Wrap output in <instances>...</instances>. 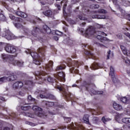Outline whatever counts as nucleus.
<instances>
[{"instance_id":"obj_27","label":"nucleus","mask_w":130,"mask_h":130,"mask_svg":"<svg viewBox=\"0 0 130 130\" xmlns=\"http://www.w3.org/2000/svg\"><path fill=\"white\" fill-rule=\"evenodd\" d=\"M120 47L123 53L124 54H127V50H126V48L124 47V46L120 45Z\"/></svg>"},{"instance_id":"obj_48","label":"nucleus","mask_w":130,"mask_h":130,"mask_svg":"<svg viewBox=\"0 0 130 130\" xmlns=\"http://www.w3.org/2000/svg\"><path fill=\"white\" fill-rule=\"evenodd\" d=\"M97 45H99V46H100V47H105L104 45L103 44H101L100 43H96Z\"/></svg>"},{"instance_id":"obj_5","label":"nucleus","mask_w":130,"mask_h":130,"mask_svg":"<svg viewBox=\"0 0 130 130\" xmlns=\"http://www.w3.org/2000/svg\"><path fill=\"white\" fill-rule=\"evenodd\" d=\"M83 85L85 86L86 89L87 91H89L92 94L94 95H99L100 94H103V91H99L97 90H94L93 88H95L96 86L94 83H92L91 82H87L86 81H84L83 83Z\"/></svg>"},{"instance_id":"obj_11","label":"nucleus","mask_w":130,"mask_h":130,"mask_svg":"<svg viewBox=\"0 0 130 130\" xmlns=\"http://www.w3.org/2000/svg\"><path fill=\"white\" fill-rule=\"evenodd\" d=\"M56 89H58V90H59V91H60V92H61V93L63 94V95H65L67 97L68 94L67 93V89H66V88H64V85H62L61 86H56Z\"/></svg>"},{"instance_id":"obj_31","label":"nucleus","mask_w":130,"mask_h":130,"mask_svg":"<svg viewBox=\"0 0 130 130\" xmlns=\"http://www.w3.org/2000/svg\"><path fill=\"white\" fill-rule=\"evenodd\" d=\"M102 120L104 123H105L106 122H107V121H110V120H111L110 118H105L104 116L102 117Z\"/></svg>"},{"instance_id":"obj_28","label":"nucleus","mask_w":130,"mask_h":130,"mask_svg":"<svg viewBox=\"0 0 130 130\" xmlns=\"http://www.w3.org/2000/svg\"><path fill=\"white\" fill-rule=\"evenodd\" d=\"M122 121L124 123H130V118H123Z\"/></svg>"},{"instance_id":"obj_43","label":"nucleus","mask_w":130,"mask_h":130,"mask_svg":"<svg viewBox=\"0 0 130 130\" xmlns=\"http://www.w3.org/2000/svg\"><path fill=\"white\" fill-rule=\"evenodd\" d=\"M40 97L42 99H47V98L45 95H43L42 94L40 95Z\"/></svg>"},{"instance_id":"obj_62","label":"nucleus","mask_w":130,"mask_h":130,"mask_svg":"<svg viewBox=\"0 0 130 130\" xmlns=\"http://www.w3.org/2000/svg\"><path fill=\"white\" fill-rule=\"evenodd\" d=\"M27 123H28V124H30V125H32V123L31 122H27Z\"/></svg>"},{"instance_id":"obj_33","label":"nucleus","mask_w":130,"mask_h":130,"mask_svg":"<svg viewBox=\"0 0 130 130\" xmlns=\"http://www.w3.org/2000/svg\"><path fill=\"white\" fill-rule=\"evenodd\" d=\"M120 101L122 102V103H126L127 102V98L124 96L120 98Z\"/></svg>"},{"instance_id":"obj_15","label":"nucleus","mask_w":130,"mask_h":130,"mask_svg":"<svg viewBox=\"0 0 130 130\" xmlns=\"http://www.w3.org/2000/svg\"><path fill=\"white\" fill-rule=\"evenodd\" d=\"M39 31H40L39 28L36 27L31 31V34L33 36H35V37H37V35H38Z\"/></svg>"},{"instance_id":"obj_53","label":"nucleus","mask_w":130,"mask_h":130,"mask_svg":"<svg viewBox=\"0 0 130 130\" xmlns=\"http://www.w3.org/2000/svg\"><path fill=\"white\" fill-rule=\"evenodd\" d=\"M84 25H86V22H82L81 24H80V26H81V27L84 26Z\"/></svg>"},{"instance_id":"obj_55","label":"nucleus","mask_w":130,"mask_h":130,"mask_svg":"<svg viewBox=\"0 0 130 130\" xmlns=\"http://www.w3.org/2000/svg\"><path fill=\"white\" fill-rule=\"evenodd\" d=\"M56 7H57V8H58V10H60V6L58 5H56Z\"/></svg>"},{"instance_id":"obj_51","label":"nucleus","mask_w":130,"mask_h":130,"mask_svg":"<svg viewBox=\"0 0 130 130\" xmlns=\"http://www.w3.org/2000/svg\"><path fill=\"white\" fill-rule=\"evenodd\" d=\"M53 39H54V40L57 41V40H58V38L57 37H54Z\"/></svg>"},{"instance_id":"obj_60","label":"nucleus","mask_w":130,"mask_h":130,"mask_svg":"<svg viewBox=\"0 0 130 130\" xmlns=\"http://www.w3.org/2000/svg\"><path fill=\"white\" fill-rule=\"evenodd\" d=\"M12 116H13V117H15V114H12V115H10V118L12 117Z\"/></svg>"},{"instance_id":"obj_24","label":"nucleus","mask_w":130,"mask_h":130,"mask_svg":"<svg viewBox=\"0 0 130 130\" xmlns=\"http://www.w3.org/2000/svg\"><path fill=\"white\" fill-rule=\"evenodd\" d=\"M43 15L47 17H51L52 15V12L51 10H47L45 12H43Z\"/></svg>"},{"instance_id":"obj_32","label":"nucleus","mask_w":130,"mask_h":130,"mask_svg":"<svg viewBox=\"0 0 130 130\" xmlns=\"http://www.w3.org/2000/svg\"><path fill=\"white\" fill-rule=\"evenodd\" d=\"M8 81V78L7 77H4L0 78V84H2V83H4L6 81Z\"/></svg>"},{"instance_id":"obj_63","label":"nucleus","mask_w":130,"mask_h":130,"mask_svg":"<svg viewBox=\"0 0 130 130\" xmlns=\"http://www.w3.org/2000/svg\"><path fill=\"white\" fill-rule=\"evenodd\" d=\"M41 4H42L43 6H45V4L43 2H41Z\"/></svg>"},{"instance_id":"obj_19","label":"nucleus","mask_w":130,"mask_h":130,"mask_svg":"<svg viewBox=\"0 0 130 130\" xmlns=\"http://www.w3.org/2000/svg\"><path fill=\"white\" fill-rule=\"evenodd\" d=\"M16 14L17 16H19V17H21V18H27V14H26L23 12L17 11L16 13Z\"/></svg>"},{"instance_id":"obj_16","label":"nucleus","mask_w":130,"mask_h":130,"mask_svg":"<svg viewBox=\"0 0 130 130\" xmlns=\"http://www.w3.org/2000/svg\"><path fill=\"white\" fill-rule=\"evenodd\" d=\"M110 73H109V75L110 76H111L112 77V81H113L115 79V75H114V73H115V71H114V69L113 68V67H112V66H111L110 68Z\"/></svg>"},{"instance_id":"obj_64","label":"nucleus","mask_w":130,"mask_h":130,"mask_svg":"<svg viewBox=\"0 0 130 130\" xmlns=\"http://www.w3.org/2000/svg\"><path fill=\"white\" fill-rule=\"evenodd\" d=\"M107 59H109V55H107Z\"/></svg>"},{"instance_id":"obj_20","label":"nucleus","mask_w":130,"mask_h":130,"mask_svg":"<svg viewBox=\"0 0 130 130\" xmlns=\"http://www.w3.org/2000/svg\"><path fill=\"white\" fill-rule=\"evenodd\" d=\"M92 19H106V17L104 15H95L92 16Z\"/></svg>"},{"instance_id":"obj_61","label":"nucleus","mask_w":130,"mask_h":130,"mask_svg":"<svg viewBox=\"0 0 130 130\" xmlns=\"http://www.w3.org/2000/svg\"><path fill=\"white\" fill-rule=\"evenodd\" d=\"M74 73H76L77 74H78V73H79V70H75L74 71Z\"/></svg>"},{"instance_id":"obj_38","label":"nucleus","mask_w":130,"mask_h":130,"mask_svg":"<svg viewBox=\"0 0 130 130\" xmlns=\"http://www.w3.org/2000/svg\"><path fill=\"white\" fill-rule=\"evenodd\" d=\"M14 26L16 27V28H20V27H22V25L19 23H14Z\"/></svg>"},{"instance_id":"obj_10","label":"nucleus","mask_w":130,"mask_h":130,"mask_svg":"<svg viewBox=\"0 0 130 130\" xmlns=\"http://www.w3.org/2000/svg\"><path fill=\"white\" fill-rule=\"evenodd\" d=\"M23 87V82L22 81H17L13 85L14 89H21Z\"/></svg>"},{"instance_id":"obj_35","label":"nucleus","mask_w":130,"mask_h":130,"mask_svg":"<svg viewBox=\"0 0 130 130\" xmlns=\"http://www.w3.org/2000/svg\"><path fill=\"white\" fill-rule=\"evenodd\" d=\"M27 99L29 101H32L33 102L36 103V102L35 101V99L32 98L31 95H28Z\"/></svg>"},{"instance_id":"obj_46","label":"nucleus","mask_w":130,"mask_h":130,"mask_svg":"<svg viewBox=\"0 0 130 130\" xmlns=\"http://www.w3.org/2000/svg\"><path fill=\"white\" fill-rule=\"evenodd\" d=\"M84 31H85V29H84V28H80L79 29V32H80V33H81L82 34H83V33H84Z\"/></svg>"},{"instance_id":"obj_30","label":"nucleus","mask_w":130,"mask_h":130,"mask_svg":"<svg viewBox=\"0 0 130 130\" xmlns=\"http://www.w3.org/2000/svg\"><path fill=\"white\" fill-rule=\"evenodd\" d=\"M31 108V106H22L21 107L22 110L27 111L29 110Z\"/></svg>"},{"instance_id":"obj_12","label":"nucleus","mask_w":130,"mask_h":130,"mask_svg":"<svg viewBox=\"0 0 130 130\" xmlns=\"http://www.w3.org/2000/svg\"><path fill=\"white\" fill-rule=\"evenodd\" d=\"M53 66V62L50 61L49 64H47L45 67V69L47 72H51L52 71V66Z\"/></svg>"},{"instance_id":"obj_37","label":"nucleus","mask_w":130,"mask_h":130,"mask_svg":"<svg viewBox=\"0 0 130 130\" xmlns=\"http://www.w3.org/2000/svg\"><path fill=\"white\" fill-rule=\"evenodd\" d=\"M64 120L68 123V122H70V121H71V118L64 117Z\"/></svg>"},{"instance_id":"obj_18","label":"nucleus","mask_w":130,"mask_h":130,"mask_svg":"<svg viewBox=\"0 0 130 130\" xmlns=\"http://www.w3.org/2000/svg\"><path fill=\"white\" fill-rule=\"evenodd\" d=\"M84 53L86 54V55L88 56L89 58H92V59H94L95 58L94 54L89 51H85Z\"/></svg>"},{"instance_id":"obj_29","label":"nucleus","mask_w":130,"mask_h":130,"mask_svg":"<svg viewBox=\"0 0 130 130\" xmlns=\"http://www.w3.org/2000/svg\"><path fill=\"white\" fill-rule=\"evenodd\" d=\"M78 19L83 21L86 20V17H85V14H81L78 16Z\"/></svg>"},{"instance_id":"obj_56","label":"nucleus","mask_w":130,"mask_h":130,"mask_svg":"<svg viewBox=\"0 0 130 130\" xmlns=\"http://www.w3.org/2000/svg\"><path fill=\"white\" fill-rule=\"evenodd\" d=\"M3 17H4V15L0 13V20H2V18H3Z\"/></svg>"},{"instance_id":"obj_47","label":"nucleus","mask_w":130,"mask_h":130,"mask_svg":"<svg viewBox=\"0 0 130 130\" xmlns=\"http://www.w3.org/2000/svg\"><path fill=\"white\" fill-rule=\"evenodd\" d=\"M4 44V43L1 42L0 43V51H1L2 49H3V45Z\"/></svg>"},{"instance_id":"obj_23","label":"nucleus","mask_w":130,"mask_h":130,"mask_svg":"<svg viewBox=\"0 0 130 130\" xmlns=\"http://www.w3.org/2000/svg\"><path fill=\"white\" fill-rule=\"evenodd\" d=\"M90 68L91 69V70H93L94 71L95 70H98V69L99 68V64H98V63L94 62L90 67Z\"/></svg>"},{"instance_id":"obj_17","label":"nucleus","mask_w":130,"mask_h":130,"mask_svg":"<svg viewBox=\"0 0 130 130\" xmlns=\"http://www.w3.org/2000/svg\"><path fill=\"white\" fill-rule=\"evenodd\" d=\"M89 116L88 114H85L83 116V120L85 122V123H87V124H90V121H89Z\"/></svg>"},{"instance_id":"obj_39","label":"nucleus","mask_w":130,"mask_h":130,"mask_svg":"<svg viewBox=\"0 0 130 130\" xmlns=\"http://www.w3.org/2000/svg\"><path fill=\"white\" fill-rule=\"evenodd\" d=\"M58 128H59V129H66V128H67V126H58Z\"/></svg>"},{"instance_id":"obj_2","label":"nucleus","mask_w":130,"mask_h":130,"mask_svg":"<svg viewBox=\"0 0 130 130\" xmlns=\"http://www.w3.org/2000/svg\"><path fill=\"white\" fill-rule=\"evenodd\" d=\"M85 34H86V37H88L89 35H94L96 37L97 39L100 40L102 42L103 41H107V38L104 36H107L106 34L104 33L103 31H98L95 32L94 28L92 26H90L87 30H85Z\"/></svg>"},{"instance_id":"obj_13","label":"nucleus","mask_w":130,"mask_h":130,"mask_svg":"<svg viewBox=\"0 0 130 130\" xmlns=\"http://www.w3.org/2000/svg\"><path fill=\"white\" fill-rule=\"evenodd\" d=\"M113 108H114V109L117 111H120V110H122V106L116 103H113Z\"/></svg>"},{"instance_id":"obj_4","label":"nucleus","mask_w":130,"mask_h":130,"mask_svg":"<svg viewBox=\"0 0 130 130\" xmlns=\"http://www.w3.org/2000/svg\"><path fill=\"white\" fill-rule=\"evenodd\" d=\"M1 57L3 58L4 61H7L9 59L11 63H12L14 66H18V67H22L23 66V62L15 60L14 57L13 55L2 54Z\"/></svg>"},{"instance_id":"obj_7","label":"nucleus","mask_w":130,"mask_h":130,"mask_svg":"<svg viewBox=\"0 0 130 130\" xmlns=\"http://www.w3.org/2000/svg\"><path fill=\"white\" fill-rule=\"evenodd\" d=\"M36 75L37 76H36V79L37 81H42V78H41V76L42 77H44V76H46V75H47V73H46L44 71H37L36 73Z\"/></svg>"},{"instance_id":"obj_21","label":"nucleus","mask_w":130,"mask_h":130,"mask_svg":"<svg viewBox=\"0 0 130 130\" xmlns=\"http://www.w3.org/2000/svg\"><path fill=\"white\" fill-rule=\"evenodd\" d=\"M43 104H45L47 107H52V106L54 105V103L48 101H44Z\"/></svg>"},{"instance_id":"obj_6","label":"nucleus","mask_w":130,"mask_h":130,"mask_svg":"<svg viewBox=\"0 0 130 130\" xmlns=\"http://www.w3.org/2000/svg\"><path fill=\"white\" fill-rule=\"evenodd\" d=\"M7 76H8L7 81L13 82V81H16V80H17V75H15L14 73L8 71L7 72Z\"/></svg>"},{"instance_id":"obj_58","label":"nucleus","mask_w":130,"mask_h":130,"mask_svg":"<svg viewBox=\"0 0 130 130\" xmlns=\"http://www.w3.org/2000/svg\"><path fill=\"white\" fill-rule=\"evenodd\" d=\"M64 32H68V28H63Z\"/></svg>"},{"instance_id":"obj_45","label":"nucleus","mask_w":130,"mask_h":130,"mask_svg":"<svg viewBox=\"0 0 130 130\" xmlns=\"http://www.w3.org/2000/svg\"><path fill=\"white\" fill-rule=\"evenodd\" d=\"M49 98L50 99H54L55 97H54V96L53 95H52V94H50V95H49Z\"/></svg>"},{"instance_id":"obj_52","label":"nucleus","mask_w":130,"mask_h":130,"mask_svg":"<svg viewBox=\"0 0 130 130\" xmlns=\"http://www.w3.org/2000/svg\"><path fill=\"white\" fill-rule=\"evenodd\" d=\"M0 100H2V101H6L5 98H3L2 96H0Z\"/></svg>"},{"instance_id":"obj_40","label":"nucleus","mask_w":130,"mask_h":130,"mask_svg":"<svg viewBox=\"0 0 130 130\" xmlns=\"http://www.w3.org/2000/svg\"><path fill=\"white\" fill-rule=\"evenodd\" d=\"M47 80H48V82H50V83L53 82V78H52L50 76L48 77Z\"/></svg>"},{"instance_id":"obj_34","label":"nucleus","mask_w":130,"mask_h":130,"mask_svg":"<svg viewBox=\"0 0 130 130\" xmlns=\"http://www.w3.org/2000/svg\"><path fill=\"white\" fill-rule=\"evenodd\" d=\"M99 14H106V11L104 9H99L98 11Z\"/></svg>"},{"instance_id":"obj_8","label":"nucleus","mask_w":130,"mask_h":130,"mask_svg":"<svg viewBox=\"0 0 130 130\" xmlns=\"http://www.w3.org/2000/svg\"><path fill=\"white\" fill-rule=\"evenodd\" d=\"M5 50L8 53H15L17 51L16 48L14 46H11L10 45H7L5 47Z\"/></svg>"},{"instance_id":"obj_14","label":"nucleus","mask_w":130,"mask_h":130,"mask_svg":"<svg viewBox=\"0 0 130 130\" xmlns=\"http://www.w3.org/2000/svg\"><path fill=\"white\" fill-rule=\"evenodd\" d=\"M43 29L44 31L43 32L45 34H50V33H51V30L49 28V27L46 25H43Z\"/></svg>"},{"instance_id":"obj_1","label":"nucleus","mask_w":130,"mask_h":130,"mask_svg":"<svg viewBox=\"0 0 130 130\" xmlns=\"http://www.w3.org/2000/svg\"><path fill=\"white\" fill-rule=\"evenodd\" d=\"M25 52L27 54H30L34 60V63L37 66H40L41 64V61L43 59H45L44 56H45V49L42 48H39L38 49V53L34 52H31V50L28 49Z\"/></svg>"},{"instance_id":"obj_42","label":"nucleus","mask_w":130,"mask_h":130,"mask_svg":"<svg viewBox=\"0 0 130 130\" xmlns=\"http://www.w3.org/2000/svg\"><path fill=\"white\" fill-rule=\"evenodd\" d=\"M117 37L119 38V39H122V36L121 35V34L117 35Z\"/></svg>"},{"instance_id":"obj_57","label":"nucleus","mask_w":130,"mask_h":130,"mask_svg":"<svg viewBox=\"0 0 130 130\" xmlns=\"http://www.w3.org/2000/svg\"><path fill=\"white\" fill-rule=\"evenodd\" d=\"M74 70H75V68H74L73 67L72 68H71V73H73Z\"/></svg>"},{"instance_id":"obj_54","label":"nucleus","mask_w":130,"mask_h":130,"mask_svg":"<svg viewBox=\"0 0 130 130\" xmlns=\"http://www.w3.org/2000/svg\"><path fill=\"white\" fill-rule=\"evenodd\" d=\"M127 74L130 76V69L127 70Z\"/></svg>"},{"instance_id":"obj_25","label":"nucleus","mask_w":130,"mask_h":130,"mask_svg":"<svg viewBox=\"0 0 130 130\" xmlns=\"http://www.w3.org/2000/svg\"><path fill=\"white\" fill-rule=\"evenodd\" d=\"M6 38H7L8 40H11L13 39V37H12V34L10 33V31L9 30H7V33L6 34Z\"/></svg>"},{"instance_id":"obj_3","label":"nucleus","mask_w":130,"mask_h":130,"mask_svg":"<svg viewBox=\"0 0 130 130\" xmlns=\"http://www.w3.org/2000/svg\"><path fill=\"white\" fill-rule=\"evenodd\" d=\"M32 110L36 112L35 113L31 114L29 112H23V115L28 116V117H31V118H35L36 116H38V117H42V118H45V117H46V114L45 113L40 112V111H42V108L36 105H34L32 106Z\"/></svg>"},{"instance_id":"obj_36","label":"nucleus","mask_w":130,"mask_h":130,"mask_svg":"<svg viewBox=\"0 0 130 130\" xmlns=\"http://www.w3.org/2000/svg\"><path fill=\"white\" fill-rule=\"evenodd\" d=\"M90 8H91L92 9H98V8H99V5H95V4H92L90 6Z\"/></svg>"},{"instance_id":"obj_50","label":"nucleus","mask_w":130,"mask_h":130,"mask_svg":"<svg viewBox=\"0 0 130 130\" xmlns=\"http://www.w3.org/2000/svg\"><path fill=\"white\" fill-rule=\"evenodd\" d=\"M93 120H95L96 121H98V120H99V118H98V117H93Z\"/></svg>"},{"instance_id":"obj_41","label":"nucleus","mask_w":130,"mask_h":130,"mask_svg":"<svg viewBox=\"0 0 130 130\" xmlns=\"http://www.w3.org/2000/svg\"><path fill=\"white\" fill-rule=\"evenodd\" d=\"M0 129L1 130H11V129L9 128V127H2L0 128Z\"/></svg>"},{"instance_id":"obj_22","label":"nucleus","mask_w":130,"mask_h":130,"mask_svg":"<svg viewBox=\"0 0 130 130\" xmlns=\"http://www.w3.org/2000/svg\"><path fill=\"white\" fill-rule=\"evenodd\" d=\"M9 18L11 20H15V22H21L22 21L21 19H20L19 18H17V17H15V16H14V15H13L12 14H10L9 15Z\"/></svg>"},{"instance_id":"obj_26","label":"nucleus","mask_w":130,"mask_h":130,"mask_svg":"<svg viewBox=\"0 0 130 130\" xmlns=\"http://www.w3.org/2000/svg\"><path fill=\"white\" fill-rule=\"evenodd\" d=\"M64 69H66V65L61 64L57 67L56 69V71L57 72V71H61V70H64Z\"/></svg>"},{"instance_id":"obj_59","label":"nucleus","mask_w":130,"mask_h":130,"mask_svg":"<svg viewBox=\"0 0 130 130\" xmlns=\"http://www.w3.org/2000/svg\"><path fill=\"white\" fill-rule=\"evenodd\" d=\"M19 95H21V96H24V93H22L21 92H20Z\"/></svg>"},{"instance_id":"obj_44","label":"nucleus","mask_w":130,"mask_h":130,"mask_svg":"<svg viewBox=\"0 0 130 130\" xmlns=\"http://www.w3.org/2000/svg\"><path fill=\"white\" fill-rule=\"evenodd\" d=\"M124 35H125L126 36H127V37H128V38H129L130 39V34L129 32H125Z\"/></svg>"},{"instance_id":"obj_9","label":"nucleus","mask_w":130,"mask_h":130,"mask_svg":"<svg viewBox=\"0 0 130 130\" xmlns=\"http://www.w3.org/2000/svg\"><path fill=\"white\" fill-rule=\"evenodd\" d=\"M54 76L55 78H56V79H58L61 82H64L66 81V79L64 78L66 75L63 72H60L57 75H54Z\"/></svg>"},{"instance_id":"obj_49","label":"nucleus","mask_w":130,"mask_h":130,"mask_svg":"<svg viewBox=\"0 0 130 130\" xmlns=\"http://www.w3.org/2000/svg\"><path fill=\"white\" fill-rule=\"evenodd\" d=\"M56 34H57V35H59V34H62V32L59 31H56L55 32Z\"/></svg>"}]
</instances>
